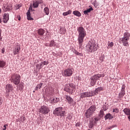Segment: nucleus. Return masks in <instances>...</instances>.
<instances>
[{"instance_id": "42", "label": "nucleus", "mask_w": 130, "mask_h": 130, "mask_svg": "<svg viewBox=\"0 0 130 130\" xmlns=\"http://www.w3.org/2000/svg\"><path fill=\"white\" fill-rule=\"evenodd\" d=\"M25 119H26V118H25V117H21V119H20L21 122H24Z\"/></svg>"}, {"instance_id": "15", "label": "nucleus", "mask_w": 130, "mask_h": 130, "mask_svg": "<svg viewBox=\"0 0 130 130\" xmlns=\"http://www.w3.org/2000/svg\"><path fill=\"white\" fill-rule=\"evenodd\" d=\"M3 10H5V12H9L10 11H11V10H13V5H12V4H9V5H8L7 6V7L6 8V6H3V8H2Z\"/></svg>"}, {"instance_id": "18", "label": "nucleus", "mask_w": 130, "mask_h": 130, "mask_svg": "<svg viewBox=\"0 0 130 130\" xmlns=\"http://www.w3.org/2000/svg\"><path fill=\"white\" fill-rule=\"evenodd\" d=\"M128 40L127 39H125L124 38H122L121 41L123 43L124 46H128Z\"/></svg>"}, {"instance_id": "33", "label": "nucleus", "mask_w": 130, "mask_h": 130, "mask_svg": "<svg viewBox=\"0 0 130 130\" xmlns=\"http://www.w3.org/2000/svg\"><path fill=\"white\" fill-rule=\"evenodd\" d=\"M72 14V10H69L66 12L63 13V16H68V15H71Z\"/></svg>"}, {"instance_id": "7", "label": "nucleus", "mask_w": 130, "mask_h": 130, "mask_svg": "<svg viewBox=\"0 0 130 130\" xmlns=\"http://www.w3.org/2000/svg\"><path fill=\"white\" fill-rule=\"evenodd\" d=\"M49 108H48V107H47L46 106H42L39 111V112L41 113V114H48V113L49 112Z\"/></svg>"}, {"instance_id": "53", "label": "nucleus", "mask_w": 130, "mask_h": 130, "mask_svg": "<svg viewBox=\"0 0 130 130\" xmlns=\"http://www.w3.org/2000/svg\"><path fill=\"white\" fill-rule=\"evenodd\" d=\"M2 13V9L0 8V14Z\"/></svg>"}, {"instance_id": "6", "label": "nucleus", "mask_w": 130, "mask_h": 130, "mask_svg": "<svg viewBox=\"0 0 130 130\" xmlns=\"http://www.w3.org/2000/svg\"><path fill=\"white\" fill-rule=\"evenodd\" d=\"M96 110V107L94 105L91 106L86 112L85 116L86 118H89L91 117L92 115H93V113Z\"/></svg>"}, {"instance_id": "17", "label": "nucleus", "mask_w": 130, "mask_h": 130, "mask_svg": "<svg viewBox=\"0 0 130 130\" xmlns=\"http://www.w3.org/2000/svg\"><path fill=\"white\" fill-rule=\"evenodd\" d=\"M69 88H70V94H73L76 90V85L73 83L69 84Z\"/></svg>"}, {"instance_id": "27", "label": "nucleus", "mask_w": 130, "mask_h": 130, "mask_svg": "<svg viewBox=\"0 0 130 130\" xmlns=\"http://www.w3.org/2000/svg\"><path fill=\"white\" fill-rule=\"evenodd\" d=\"M91 11H93V8L92 7H90V8H89L88 9H87L86 10H84L83 11V13L84 15H88L89 13L91 12Z\"/></svg>"}, {"instance_id": "45", "label": "nucleus", "mask_w": 130, "mask_h": 130, "mask_svg": "<svg viewBox=\"0 0 130 130\" xmlns=\"http://www.w3.org/2000/svg\"><path fill=\"white\" fill-rule=\"evenodd\" d=\"M3 37H2V30L0 29V40L2 41Z\"/></svg>"}, {"instance_id": "24", "label": "nucleus", "mask_w": 130, "mask_h": 130, "mask_svg": "<svg viewBox=\"0 0 130 130\" xmlns=\"http://www.w3.org/2000/svg\"><path fill=\"white\" fill-rule=\"evenodd\" d=\"M51 103H57L59 101V99L58 98H54L50 99Z\"/></svg>"}, {"instance_id": "44", "label": "nucleus", "mask_w": 130, "mask_h": 130, "mask_svg": "<svg viewBox=\"0 0 130 130\" xmlns=\"http://www.w3.org/2000/svg\"><path fill=\"white\" fill-rule=\"evenodd\" d=\"M81 126V122H78L76 123L75 126Z\"/></svg>"}, {"instance_id": "38", "label": "nucleus", "mask_w": 130, "mask_h": 130, "mask_svg": "<svg viewBox=\"0 0 130 130\" xmlns=\"http://www.w3.org/2000/svg\"><path fill=\"white\" fill-rule=\"evenodd\" d=\"M113 112H115V113H118L119 112V110L117 108H114L113 109Z\"/></svg>"}, {"instance_id": "40", "label": "nucleus", "mask_w": 130, "mask_h": 130, "mask_svg": "<svg viewBox=\"0 0 130 130\" xmlns=\"http://www.w3.org/2000/svg\"><path fill=\"white\" fill-rule=\"evenodd\" d=\"M37 86L39 89H41V88H42V86H43V83H41L39 84H38Z\"/></svg>"}, {"instance_id": "34", "label": "nucleus", "mask_w": 130, "mask_h": 130, "mask_svg": "<svg viewBox=\"0 0 130 130\" xmlns=\"http://www.w3.org/2000/svg\"><path fill=\"white\" fill-rule=\"evenodd\" d=\"M73 52L74 53H75V54H76L77 55H79V56H83V54L79 53V52H78V51L76 50H74Z\"/></svg>"}, {"instance_id": "9", "label": "nucleus", "mask_w": 130, "mask_h": 130, "mask_svg": "<svg viewBox=\"0 0 130 130\" xmlns=\"http://www.w3.org/2000/svg\"><path fill=\"white\" fill-rule=\"evenodd\" d=\"M125 85L124 84H123L121 87V91L118 94L119 98L120 99H121V98L123 97L124 95H125Z\"/></svg>"}, {"instance_id": "49", "label": "nucleus", "mask_w": 130, "mask_h": 130, "mask_svg": "<svg viewBox=\"0 0 130 130\" xmlns=\"http://www.w3.org/2000/svg\"><path fill=\"white\" fill-rule=\"evenodd\" d=\"M20 8H21V5H18L17 6V7H16V9H17V10H18V9H20Z\"/></svg>"}, {"instance_id": "28", "label": "nucleus", "mask_w": 130, "mask_h": 130, "mask_svg": "<svg viewBox=\"0 0 130 130\" xmlns=\"http://www.w3.org/2000/svg\"><path fill=\"white\" fill-rule=\"evenodd\" d=\"M130 34L129 32H126L124 34V36L123 38H125V39H127L129 40Z\"/></svg>"}, {"instance_id": "29", "label": "nucleus", "mask_w": 130, "mask_h": 130, "mask_svg": "<svg viewBox=\"0 0 130 130\" xmlns=\"http://www.w3.org/2000/svg\"><path fill=\"white\" fill-rule=\"evenodd\" d=\"M73 14H74L75 16H77V17H81L82 16V14H81L80 12L77 10L73 11Z\"/></svg>"}, {"instance_id": "23", "label": "nucleus", "mask_w": 130, "mask_h": 130, "mask_svg": "<svg viewBox=\"0 0 130 130\" xmlns=\"http://www.w3.org/2000/svg\"><path fill=\"white\" fill-rule=\"evenodd\" d=\"M64 91L66 92H68L71 94V88H70V85L69 84H67L64 88Z\"/></svg>"}, {"instance_id": "47", "label": "nucleus", "mask_w": 130, "mask_h": 130, "mask_svg": "<svg viewBox=\"0 0 130 130\" xmlns=\"http://www.w3.org/2000/svg\"><path fill=\"white\" fill-rule=\"evenodd\" d=\"M3 104V99L0 98V105H2Z\"/></svg>"}, {"instance_id": "50", "label": "nucleus", "mask_w": 130, "mask_h": 130, "mask_svg": "<svg viewBox=\"0 0 130 130\" xmlns=\"http://www.w3.org/2000/svg\"><path fill=\"white\" fill-rule=\"evenodd\" d=\"M38 89H39V88L37 86L35 87V90L36 91H38Z\"/></svg>"}, {"instance_id": "51", "label": "nucleus", "mask_w": 130, "mask_h": 130, "mask_svg": "<svg viewBox=\"0 0 130 130\" xmlns=\"http://www.w3.org/2000/svg\"><path fill=\"white\" fill-rule=\"evenodd\" d=\"M18 21H21V17L19 16L18 17Z\"/></svg>"}, {"instance_id": "20", "label": "nucleus", "mask_w": 130, "mask_h": 130, "mask_svg": "<svg viewBox=\"0 0 130 130\" xmlns=\"http://www.w3.org/2000/svg\"><path fill=\"white\" fill-rule=\"evenodd\" d=\"M38 33L40 36H44V34H45V30L42 28H41L38 30Z\"/></svg>"}, {"instance_id": "14", "label": "nucleus", "mask_w": 130, "mask_h": 130, "mask_svg": "<svg viewBox=\"0 0 130 130\" xmlns=\"http://www.w3.org/2000/svg\"><path fill=\"white\" fill-rule=\"evenodd\" d=\"M32 11V5H30L29 8V9L27 12V19L28 21H32L33 20V18L31 17V13L30 12V10Z\"/></svg>"}, {"instance_id": "39", "label": "nucleus", "mask_w": 130, "mask_h": 130, "mask_svg": "<svg viewBox=\"0 0 130 130\" xmlns=\"http://www.w3.org/2000/svg\"><path fill=\"white\" fill-rule=\"evenodd\" d=\"M104 110H101V111H100V116H101V117H102L103 116V115H104V111H103Z\"/></svg>"}, {"instance_id": "5", "label": "nucleus", "mask_w": 130, "mask_h": 130, "mask_svg": "<svg viewBox=\"0 0 130 130\" xmlns=\"http://www.w3.org/2000/svg\"><path fill=\"white\" fill-rule=\"evenodd\" d=\"M53 114H56L57 116H64L66 115V111L63 110L62 107L56 108L53 111Z\"/></svg>"}, {"instance_id": "36", "label": "nucleus", "mask_w": 130, "mask_h": 130, "mask_svg": "<svg viewBox=\"0 0 130 130\" xmlns=\"http://www.w3.org/2000/svg\"><path fill=\"white\" fill-rule=\"evenodd\" d=\"M113 45H114L113 42H108V48L109 49V48H111L113 47Z\"/></svg>"}, {"instance_id": "30", "label": "nucleus", "mask_w": 130, "mask_h": 130, "mask_svg": "<svg viewBox=\"0 0 130 130\" xmlns=\"http://www.w3.org/2000/svg\"><path fill=\"white\" fill-rule=\"evenodd\" d=\"M105 118L106 119H112L113 118V116L110 113H108L105 115Z\"/></svg>"}, {"instance_id": "37", "label": "nucleus", "mask_w": 130, "mask_h": 130, "mask_svg": "<svg viewBox=\"0 0 130 130\" xmlns=\"http://www.w3.org/2000/svg\"><path fill=\"white\" fill-rule=\"evenodd\" d=\"M97 94H98V91L96 89H95V90L94 91H92L91 93V96H95V95H97Z\"/></svg>"}, {"instance_id": "31", "label": "nucleus", "mask_w": 130, "mask_h": 130, "mask_svg": "<svg viewBox=\"0 0 130 130\" xmlns=\"http://www.w3.org/2000/svg\"><path fill=\"white\" fill-rule=\"evenodd\" d=\"M102 109L103 110H104V111H106V110H107V109H108V104H107V103H105L104 106L102 107Z\"/></svg>"}, {"instance_id": "19", "label": "nucleus", "mask_w": 130, "mask_h": 130, "mask_svg": "<svg viewBox=\"0 0 130 130\" xmlns=\"http://www.w3.org/2000/svg\"><path fill=\"white\" fill-rule=\"evenodd\" d=\"M13 90V85L11 84L6 85V92L7 93H10L11 91Z\"/></svg>"}, {"instance_id": "22", "label": "nucleus", "mask_w": 130, "mask_h": 130, "mask_svg": "<svg viewBox=\"0 0 130 130\" xmlns=\"http://www.w3.org/2000/svg\"><path fill=\"white\" fill-rule=\"evenodd\" d=\"M7 64V62H6L4 60H0V68L2 69H3V68H5L6 67V64Z\"/></svg>"}, {"instance_id": "10", "label": "nucleus", "mask_w": 130, "mask_h": 130, "mask_svg": "<svg viewBox=\"0 0 130 130\" xmlns=\"http://www.w3.org/2000/svg\"><path fill=\"white\" fill-rule=\"evenodd\" d=\"M21 50V46L20 45H16L14 46L13 49V53L14 55L19 54L20 51Z\"/></svg>"}, {"instance_id": "8", "label": "nucleus", "mask_w": 130, "mask_h": 130, "mask_svg": "<svg viewBox=\"0 0 130 130\" xmlns=\"http://www.w3.org/2000/svg\"><path fill=\"white\" fill-rule=\"evenodd\" d=\"M73 75V70L70 69H66L62 73V76L64 77H71Z\"/></svg>"}, {"instance_id": "52", "label": "nucleus", "mask_w": 130, "mask_h": 130, "mask_svg": "<svg viewBox=\"0 0 130 130\" xmlns=\"http://www.w3.org/2000/svg\"><path fill=\"white\" fill-rule=\"evenodd\" d=\"M116 126V125H113L111 128H112V127H115Z\"/></svg>"}, {"instance_id": "3", "label": "nucleus", "mask_w": 130, "mask_h": 130, "mask_svg": "<svg viewBox=\"0 0 130 130\" xmlns=\"http://www.w3.org/2000/svg\"><path fill=\"white\" fill-rule=\"evenodd\" d=\"M86 50L88 52H94L97 51V45L93 41H89L86 45Z\"/></svg>"}, {"instance_id": "4", "label": "nucleus", "mask_w": 130, "mask_h": 130, "mask_svg": "<svg viewBox=\"0 0 130 130\" xmlns=\"http://www.w3.org/2000/svg\"><path fill=\"white\" fill-rule=\"evenodd\" d=\"M10 81L18 86L21 81V76L17 74H13L11 76Z\"/></svg>"}, {"instance_id": "13", "label": "nucleus", "mask_w": 130, "mask_h": 130, "mask_svg": "<svg viewBox=\"0 0 130 130\" xmlns=\"http://www.w3.org/2000/svg\"><path fill=\"white\" fill-rule=\"evenodd\" d=\"M91 92H85L80 94V98H86V97H91Z\"/></svg>"}, {"instance_id": "16", "label": "nucleus", "mask_w": 130, "mask_h": 130, "mask_svg": "<svg viewBox=\"0 0 130 130\" xmlns=\"http://www.w3.org/2000/svg\"><path fill=\"white\" fill-rule=\"evenodd\" d=\"M9 16L10 15L9 14V13L4 14L3 18V21L4 22V23L8 22V21H9Z\"/></svg>"}, {"instance_id": "32", "label": "nucleus", "mask_w": 130, "mask_h": 130, "mask_svg": "<svg viewBox=\"0 0 130 130\" xmlns=\"http://www.w3.org/2000/svg\"><path fill=\"white\" fill-rule=\"evenodd\" d=\"M44 11L46 15H49V8H48V7H45L44 9Z\"/></svg>"}, {"instance_id": "48", "label": "nucleus", "mask_w": 130, "mask_h": 130, "mask_svg": "<svg viewBox=\"0 0 130 130\" xmlns=\"http://www.w3.org/2000/svg\"><path fill=\"white\" fill-rule=\"evenodd\" d=\"M5 48H3V49H2V53H5Z\"/></svg>"}, {"instance_id": "43", "label": "nucleus", "mask_w": 130, "mask_h": 130, "mask_svg": "<svg viewBox=\"0 0 130 130\" xmlns=\"http://www.w3.org/2000/svg\"><path fill=\"white\" fill-rule=\"evenodd\" d=\"M94 119V123H96L97 121H99V118L98 117H95Z\"/></svg>"}, {"instance_id": "21", "label": "nucleus", "mask_w": 130, "mask_h": 130, "mask_svg": "<svg viewBox=\"0 0 130 130\" xmlns=\"http://www.w3.org/2000/svg\"><path fill=\"white\" fill-rule=\"evenodd\" d=\"M66 100L69 104H72V103H73V101H74L73 98H72V97H71L70 95H66Z\"/></svg>"}, {"instance_id": "46", "label": "nucleus", "mask_w": 130, "mask_h": 130, "mask_svg": "<svg viewBox=\"0 0 130 130\" xmlns=\"http://www.w3.org/2000/svg\"><path fill=\"white\" fill-rule=\"evenodd\" d=\"M7 126H8V125L5 124L4 125V128L3 129V130H6L7 129Z\"/></svg>"}, {"instance_id": "54", "label": "nucleus", "mask_w": 130, "mask_h": 130, "mask_svg": "<svg viewBox=\"0 0 130 130\" xmlns=\"http://www.w3.org/2000/svg\"><path fill=\"white\" fill-rule=\"evenodd\" d=\"M33 92H34H34H35V91H34Z\"/></svg>"}, {"instance_id": "41", "label": "nucleus", "mask_w": 130, "mask_h": 130, "mask_svg": "<svg viewBox=\"0 0 130 130\" xmlns=\"http://www.w3.org/2000/svg\"><path fill=\"white\" fill-rule=\"evenodd\" d=\"M96 90H98V92H100V91H103V88L102 87H99L98 88H96Z\"/></svg>"}, {"instance_id": "11", "label": "nucleus", "mask_w": 130, "mask_h": 130, "mask_svg": "<svg viewBox=\"0 0 130 130\" xmlns=\"http://www.w3.org/2000/svg\"><path fill=\"white\" fill-rule=\"evenodd\" d=\"M48 63L49 62H48V61L45 60L41 62L40 63L37 64L36 66V68L37 69H38V70H41V69H42V68H43L44 66H47Z\"/></svg>"}, {"instance_id": "1", "label": "nucleus", "mask_w": 130, "mask_h": 130, "mask_svg": "<svg viewBox=\"0 0 130 130\" xmlns=\"http://www.w3.org/2000/svg\"><path fill=\"white\" fill-rule=\"evenodd\" d=\"M77 31L79 34L78 38V44H79V46H82L84 42V38L86 35V30L83 27H79L77 28Z\"/></svg>"}, {"instance_id": "2", "label": "nucleus", "mask_w": 130, "mask_h": 130, "mask_svg": "<svg viewBox=\"0 0 130 130\" xmlns=\"http://www.w3.org/2000/svg\"><path fill=\"white\" fill-rule=\"evenodd\" d=\"M105 74H96L90 78V85L92 87H94L96 85V83L100 78H104Z\"/></svg>"}, {"instance_id": "12", "label": "nucleus", "mask_w": 130, "mask_h": 130, "mask_svg": "<svg viewBox=\"0 0 130 130\" xmlns=\"http://www.w3.org/2000/svg\"><path fill=\"white\" fill-rule=\"evenodd\" d=\"M43 4V1L42 0H38L32 2V6L35 9H36L39 7V5Z\"/></svg>"}, {"instance_id": "25", "label": "nucleus", "mask_w": 130, "mask_h": 130, "mask_svg": "<svg viewBox=\"0 0 130 130\" xmlns=\"http://www.w3.org/2000/svg\"><path fill=\"white\" fill-rule=\"evenodd\" d=\"M94 123H95L94 122V119H91L89 120V124L88 125L89 128H92L94 126Z\"/></svg>"}, {"instance_id": "26", "label": "nucleus", "mask_w": 130, "mask_h": 130, "mask_svg": "<svg viewBox=\"0 0 130 130\" xmlns=\"http://www.w3.org/2000/svg\"><path fill=\"white\" fill-rule=\"evenodd\" d=\"M123 111L126 115H130V108H126L123 109Z\"/></svg>"}, {"instance_id": "35", "label": "nucleus", "mask_w": 130, "mask_h": 130, "mask_svg": "<svg viewBox=\"0 0 130 130\" xmlns=\"http://www.w3.org/2000/svg\"><path fill=\"white\" fill-rule=\"evenodd\" d=\"M49 46H50L51 47H52V46H56V43H55V42H54V41H51L50 42Z\"/></svg>"}]
</instances>
